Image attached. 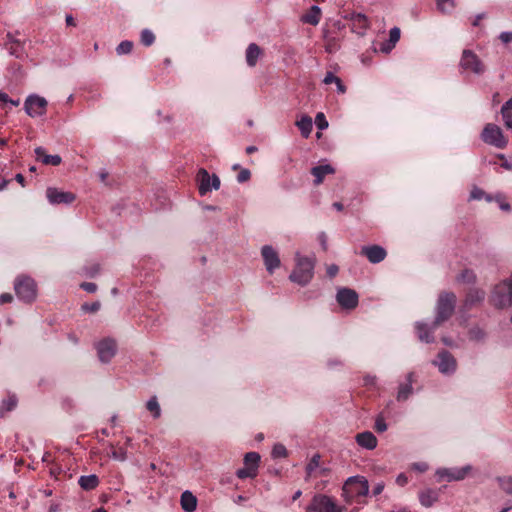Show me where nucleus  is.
<instances>
[{"instance_id": "f257e3e1", "label": "nucleus", "mask_w": 512, "mask_h": 512, "mask_svg": "<svg viewBox=\"0 0 512 512\" xmlns=\"http://www.w3.org/2000/svg\"><path fill=\"white\" fill-rule=\"evenodd\" d=\"M457 297L455 293L443 291L439 294L435 305L433 328L440 327L448 321L455 312Z\"/></svg>"}, {"instance_id": "f03ea898", "label": "nucleus", "mask_w": 512, "mask_h": 512, "mask_svg": "<svg viewBox=\"0 0 512 512\" xmlns=\"http://www.w3.org/2000/svg\"><path fill=\"white\" fill-rule=\"evenodd\" d=\"M14 291L19 300L32 303L37 297V284L30 276L19 275L14 281Z\"/></svg>"}, {"instance_id": "7ed1b4c3", "label": "nucleus", "mask_w": 512, "mask_h": 512, "mask_svg": "<svg viewBox=\"0 0 512 512\" xmlns=\"http://www.w3.org/2000/svg\"><path fill=\"white\" fill-rule=\"evenodd\" d=\"M314 275V261L308 257H298L296 267L289 279L299 285H307Z\"/></svg>"}, {"instance_id": "20e7f679", "label": "nucleus", "mask_w": 512, "mask_h": 512, "mask_svg": "<svg viewBox=\"0 0 512 512\" xmlns=\"http://www.w3.org/2000/svg\"><path fill=\"white\" fill-rule=\"evenodd\" d=\"M343 496L347 501L353 498L363 497L369 493V484L363 476L349 477L343 485Z\"/></svg>"}, {"instance_id": "39448f33", "label": "nucleus", "mask_w": 512, "mask_h": 512, "mask_svg": "<svg viewBox=\"0 0 512 512\" xmlns=\"http://www.w3.org/2000/svg\"><path fill=\"white\" fill-rule=\"evenodd\" d=\"M481 138L485 143L500 149L505 148L508 143L501 128L492 123H489L484 127L481 133Z\"/></svg>"}, {"instance_id": "423d86ee", "label": "nucleus", "mask_w": 512, "mask_h": 512, "mask_svg": "<svg viewBox=\"0 0 512 512\" xmlns=\"http://www.w3.org/2000/svg\"><path fill=\"white\" fill-rule=\"evenodd\" d=\"M459 66L463 70L471 71L477 75H481L485 72V65L480 58L469 49L463 50Z\"/></svg>"}, {"instance_id": "0eeeda50", "label": "nucleus", "mask_w": 512, "mask_h": 512, "mask_svg": "<svg viewBox=\"0 0 512 512\" xmlns=\"http://www.w3.org/2000/svg\"><path fill=\"white\" fill-rule=\"evenodd\" d=\"M198 190L201 196L206 195L211 190H218L220 188V179L216 174L212 176L204 168H201L197 173Z\"/></svg>"}, {"instance_id": "6e6552de", "label": "nucleus", "mask_w": 512, "mask_h": 512, "mask_svg": "<svg viewBox=\"0 0 512 512\" xmlns=\"http://www.w3.org/2000/svg\"><path fill=\"white\" fill-rule=\"evenodd\" d=\"M48 102L37 94L29 95L24 102V110L30 117L43 116L46 113Z\"/></svg>"}, {"instance_id": "1a4fd4ad", "label": "nucleus", "mask_w": 512, "mask_h": 512, "mask_svg": "<svg viewBox=\"0 0 512 512\" xmlns=\"http://www.w3.org/2000/svg\"><path fill=\"white\" fill-rule=\"evenodd\" d=\"M307 512H341L336 503L327 495L317 494L306 508Z\"/></svg>"}, {"instance_id": "9d476101", "label": "nucleus", "mask_w": 512, "mask_h": 512, "mask_svg": "<svg viewBox=\"0 0 512 512\" xmlns=\"http://www.w3.org/2000/svg\"><path fill=\"white\" fill-rule=\"evenodd\" d=\"M336 299L342 308L348 310L356 308L359 302V296L357 292L346 287L338 289Z\"/></svg>"}, {"instance_id": "9b49d317", "label": "nucleus", "mask_w": 512, "mask_h": 512, "mask_svg": "<svg viewBox=\"0 0 512 512\" xmlns=\"http://www.w3.org/2000/svg\"><path fill=\"white\" fill-rule=\"evenodd\" d=\"M433 364L437 366L439 371L443 374H452L457 367L456 359L446 350H442L438 353L437 359L433 361Z\"/></svg>"}, {"instance_id": "f8f14e48", "label": "nucleus", "mask_w": 512, "mask_h": 512, "mask_svg": "<svg viewBox=\"0 0 512 512\" xmlns=\"http://www.w3.org/2000/svg\"><path fill=\"white\" fill-rule=\"evenodd\" d=\"M99 360L103 363H108L115 356L117 345L111 338L103 339L96 345Z\"/></svg>"}, {"instance_id": "ddd939ff", "label": "nucleus", "mask_w": 512, "mask_h": 512, "mask_svg": "<svg viewBox=\"0 0 512 512\" xmlns=\"http://www.w3.org/2000/svg\"><path fill=\"white\" fill-rule=\"evenodd\" d=\"M46 196L52 205L71 204L76 199V195L74 193L61 191L54 187L47 188Z\"/></svg>"}, {"instance_id": "4468645a", "label": "nucleus", "mask_w": 512, "mask_h": 512, "mask_svg": "<svg viewBox=\"0 0 512 512\" xmlns=\"http://www.w3.org/2000/svg\"><path fill=\"white\" fill-rule=\"evenodd\" d=\"M264 265L269 274H273L280 266V258L277 251L270 245H264L261 249Z\"/></svg>"}, {"instance_id": "2eb2a0df", "label": "nucleus", "mask_w": 512, "mask_h": 512, "mask_svg": "<svg viewBox=\"0 0 512 512\" xmlns=\"http://www.w3.org/2000/svg\"><path fill=\"white\" fill-rule=\"evenodd\" d=\"M470 469V466L462 468H440L436 471V475L440 479H446L447 481H459L466 477Z\"/></svg>"}, {"instance_id": "dca6fc26", "label": "nucleus", "mask_w": 512, "mask_h": 512, "mask_svg": "<svg viewBox=\"0 0 512 512\" xmlns=\"http://www.w3.org/2000/svg\"><path fill=\"white\" fill-rule=\"evenodd\" d=\"M361 254L373 264L382 262L387 255L386 250L379 245L363 246L361 248Z\"/></svg>"}, {"instance_id": "f3484780", "label": "nucleus", "mask_w": 512, "mask_h": 512, "mask_svg": "<svg viewBox=\"0 0 512 512\" xmlns=\"http://www.w3.org/2000/svg\"><path fill=\"white\" fill-rule=\"evenodd\" d=\"M4 45L11 56H14L15 58H18V59L23 58V56L25 54L24 42L15 38L11 32H8L6 34V42Z\"/></svg>"}, {"instance_id": "a211bd4d", "label": "nucleus", "mask_w": 512, "mask_h": 512, "mask_svg": "<svg viewBox=\"0 0 512 512\" xmlns=\"http://www.w3.org/2000/svg\"><path fill=\"white\" fill-rule=\"evenodd\" d=\"M508 293H506V285L505 282L501 285L495 286L491 297L490 302L497 308H503L509 305Z\"/></svg>"}, {"instance_id": "6ab92c4d", "label": "nucleus", "mask_w": 512, "mask_h": 512, "mask_svg": "<svg viewBox=\"0 0 512 512\" xmlns=\"http://www.w3.org/2000/svg\"><path fill=\"white\" fill-rule=\"evenodd\" d=\"M415 329L421 342L433 343L435 341L433 333L437 328H433V322L431 324L416 322Z\"/></svg>"}, {"instance_id": "aec40b11", "label": "nucleus", "mask_w": 512, "mask_h": 512, "mask_svg": "<svg viewBox=\"0 0 512 512\" xmlns=\"http://www.w3.org/2000/svg\"><path fill=\"white\" fill-rule=\"evenodd\" d=\"M414 377H415L414 372H409L406 376V382L401 383L399 385L397 396H396L398 401H405L412 395V393H413L412 384L414 382Z\"/></svg>"}, {"instance_id": "412c9836", "label": "nucleus", "mask_w": 512, "mask_h": 512, "mask_svg": "<svg viewBox=\"0 0 512 512\" xmlns=\"http://www.w3.org/2000/svg\"><path fill=\"white\" fill-rule=\"evenodd\" d=\"M348 18L352 24V31L358 35H364L366 29L368 28L367 17L361 13H351Z\"/></svg>"}, {"instance_id": "4be33fe9", "label": "nucleus", "mask_w": 512, "mask_h": 512, "mask_svg": "<svg viewBox=\"0 0 512 512\" xmlns=\"http://www.w3.org/2000/svg\"><path fill=\"white\" fill-rule=\"evenodd\" d=\"M439 499V490L427 488L419 492V501L422 506L432 507Z\"/></svg>"}, {"instance_id": "5701e85b", "label": "nucleus", "mask_w": 512, "mask_h": 512, "mask_svg": "<svg viewBox=\"0 0 512 512\" xmlns=\"http://www.w3.org/2000/svg\"><path fill=\"white\" fill-rule=\"evenodd\" d=\"M36 159L41 161L45 165L58 166L61 164L62 159L59 155H48L45 149L41 146L36 147L35 150Z\"/></svg>"}, {"instance_id": "b1692460", "label": "nucleus", "mask_w": 512, "mask_h": 512, "mask_svg": "<svg viewBox=\"0 0 512 512\" xmlns=\"http://www.w3.org/2000/svg\"><path fill=\"white\" fill-rule=\"evenodd\" d=\"M356 442L359 446L373 450L377 446V438L370 431H365L356 435Z\"/></svg>"}, {"instance_id": "393cba45", "label": "nucleus", "mask_w": 512, "mask_h": 512, "mask_svg": "<svg viewBox=\"0 0 512 512\" xmlns=\"http://www.w3.org/2000/svg\"><path fill=\"white\" fill-rule=\"evenodd\" d=\"M485 298V291L478 288L470 289L464 301V307L470 309L474 305L481 303Z\"/></svg>"}, {"instance_id": "a878e982", "label": "nucleus", "mask_w": 512, "mask_h": 512, "mask_svg": "<svg viewBox=\"0 0 512 512\" xmlns=\"http://www.w3.org/2000/svg\"><path fill=\"white\" fill-rule=\"evenodd\" d=\"M334 173L335 169L330 164L318 165L311 169V174L315 177L314 184L316 186L323 182L326 175Z\"/></svg>"}, {"instance_id": "bb28decb", "label": "nucleus", "mask_w": 512, "mask_h": 512, "mask_svg": "<svg viewBox=\"0 0 512 512\" xmlns=\"http://www.w3.org/2000/svg\"><path fill=\"white\" fill-rule=\"evenodd\" d=\"M180 504L185 512H193L197 507V498L192 492L186 490L181 494Z\"/></svg>"}, {"instance_id": "cd10ccee", "label": "nucleus", "mask_w": 512, "mask_h": 512, "mask_svg": "<svg viewBox=\"0 0 512 512\" xmlns=\"http://www.w3.org/2000/svg\"><path fill=\"white\" fill-rule=\"evenodd\" d=\"M261 55H262V50L257 44H255V43L249 44L246 49L247 65L250 67H254L257 64V61Z\"/></svg>"}, {"instance_id": "c85d7f7f", "label": "nucleus", "mask_w": 512, "mask_h": 512, "mask_svg": "<svg viewBox=\"0 0 512 512\" xmlns=\"http://www.w3.org/2000/svg\"><path fill=\"white\" fill-rule=\"evenodd\" d=\"M83 490L90 491L99 485V478L95 474L81 476L78 480Z\"/></svg>"}, {"instance_id": "c756f323", "label": "nucleus", "mask_w": 512, "mask_h": 512, "mask_svg": "<svg viewBox=\"0 0 512 512\" xmlns=\"http://www.w3.org/2000/svg\"><path fill=\"white\" fill-rule=\"evenodd\" d=\"M321 9L317 5H313L309 12L302 16L301 20L304 23L316 26L320 21Z\"/></svg>"}, {"instance_id": "7c9ffc66", "label": "nucleus", "mask_w": 512, "mask_h": 512, "mask_svg": "<svg viewBox=\"0 0 512 512\" xmlns=\"http://www.w3.org/2000/svg\"><path fill=\"white\" fill-rule=\"evenodd\" d=\"M297 127L301 131V135L304 138H308L313 128L312 119L309 116H302L300 120L296 122Z\"/></svg>"}, {"instance_id": "2f4dec72", "label": "nucleus", "mask_w": 512, "mask_h": 512, "mask_svg": "<svg viewBox=\"0 0 512 512\" xmlns=\"http://www.w3.org/2000/svg\"><path fill=\"white\" fill-rule=\"evenodd\" d=\"M501 114L505 126L512 130V97L503 104Z\"/></svg>"}, {"instance_id": "473e14b6", "label": "nucleus", "mask_w": 512, "mask_h": 512, "mask_svg": "<svg viewBox=\"0 0 512 512\" xmlns=\"http://www.w3.org/2000/svg\"><path fill=\"white\" fill-rule=\"evenodd\" d=\"M324 40H325V50L328 53H335L340 49L339 41L336 37L331 36L330 32L324 31Z\"/></svg>"}, {"instance_id": "72a5a7b5", "label": "nucleus", "mask_w": 512, "mask_h": 512, "mask_svg": "<svg viewBox=\"0 0 512 512\" xmlns=\"http://www.w3.org/2000/svg\"><path fill=\"white\" fill-rule=\"evenodd\" d=\"M476 274L471 269H464L457 277L456 280L464 284H474L476 282Z\"/></svg>"}, {"instance_id": "f704fd0d", "label": "nucleus", "mask_w": 512, "mask_h": 512, "mask_svg": "<svg viewBox=\"0 0 512 512\" xmlns=\"http://www.w3.org/2000/svg\"><path fill=\"white\" fill-rule=\"evenodd\" d=\"M320 454H314L306 465V479L310 478L314 472L320 468Z\"/></svg>"}, {"instance_id": "c9c22d12", "label": "nucleus", "mask_w": 512, "mask_h": 512, "mask_svg": "<svg viewBox=\"0 0 512 512\" xmlns=\"http://www.w3.org/2000/svg\"><path fill=\"white\" fill-rule=\"evenodd\" d=\"M260 459L261 457L259 453L248 452L244 455V464L247 467H256V470L258 471Z\"/></svg>"}, {"instance_id": "e433bc0d", "label": "nucleus", "mask_w": 512, "mask_h": 512, "mask_svg": "<svg viewBox=\"0 0 512 512\" xmlns=\"http://www.w3.org/2000/svg\"><path fill=\"white\" fill-rule=\"evenodd\" d=\"M258 474L256 467H243L236 471V476L239 479L255 478Z\"/></svg>"}, {"instance_id": "4c0bfd02", "label": "nucleus", "mask_w": 512, "mask_h": 512, "mask_svg": "<svg viewBox=\"0 0 512 512\" xmlns=\"http://www.w3.org/2000/svg\"><path fill=\"white\" fill-rule=\"evenodd\" d=\"M146 408L153 414L154 418L160 417L161 409L156 396H153L148 400Z\"/></svg>"}, {"instance_id": "58836bf2", "label": "nucleus", "mask_w": 512, "mask_h": 512, "mask_svg": "<svg viewBox=\"0 0 512 512\" xmlns=\"http://www.w3.org/2000/svg\"><path fill=\"white\" fill-rule=\"evenodd\" d=\"M400 34H401V32L398 27L391 28L389 31V46L387 48H382V50H384V51L391 50L395 46V44L399 41Z\"/></svg>"}, {"instance_id": "ea45409f", "label": "nucleus", "mask_w": 512, "mask_h": 512, "mask_svg": "<svg viewBox=\"0 0 512 512\" xmlns=\"http://www.w3.org/2000/svg\"><path fill=\"white\" fill-rule=\"evenodd\" d=\"M437 8L442 13H450L455 8L454 0H436Z\"/></svg>"}, {"instance_id": "a19ab883", "label": "nucleus", "mask_w": 512, "mask_h": 512, "mask_svg": "<svg viewBox=\"0 0 512 512\" xmlns=\"http://www.w3.org/2000/svg\"><path fill=\"white\" fill-rule=\"evenodd\" d=\"M141 43L144 45V46H151L154 41H155V35L153 34V32L149 29H144L142 30L141 32Z\"/></svg>"}, {"instance_id": "79ce46f5", "label": "nucleus", "mask_w": 512, "mask_h": 512, "mask_svg": "<svg viewBox=\"0 0 512 512\" xmlns=\"http://www.w3.org/2000/svg\"><path fill=\"white\" fill-rule=\"evenodd\" d=\"M133 49V42L129 40L122 41L117 47L116 52L118 55L131 53Z\"/></svg>"}, {"instance_id": "37998d69", "label": "nucleus", "mask_w": 512, "mask_h": 512, "mask_svg": "<svg viewBox=\"0 0 512 512\" xmlns=\"http://www.w3.org/2000/svg\"><path fill=\"white\" fill-rule=\"evenodd\" d=\"M271 455L273 458H285L288 452L283 444L277 443L273 446Z\"/></svg>"}, {"instance_id": "c03bdc74", "label": "nucleus", "mask_w": 512, "mask_h": 512, "mask_svg": "<svg viewBox=\"0 0 512 512\" xmlns=\"http://www.w3.org/2000/svg\"><path fill=\"white\" fill-rule=\"evenodd\" d=\"M500 486L505 493L512 495V477L501 479Z\"/></svg>"}, {"instance_id": "a18cd8bd", "label": "nucleus", "mask_w": 512, "mask_h": 512, "mask_svg": "<svg viewBox=\"0 0 512 512\" xmlns=\"http://www.w3.org/2000/svg\"><path fill=\"white\" fill-rule=\"evenodd\" d=\"M110 457L118 461H125L127 458V452L124 448H119L117 450L114 449L111 452Z\"/></svg>"}, {"instance_id": "49530a36", "label": "nucleus", "mask_w": 512, "mask_h": 512, "mask_svg": "<svg viewBox=\"0 0 512 512\" xmlns=\"http://www.w3.org/2000/svg\"><path fill=\"white\" fill-rule=\"evenodd\" d=\"M101 307V304L99 301H95L93 303H84L82 305V310L89 313H95L97 312Z\"/></svg>"}, {"instance_id": "de8ad7c7", "label": "nucleus", "mask_w": 512, "mask_h": 512, "mask_svg": "<svg viewBox=\"0 0 512 512\" xmlns=\"http://www.w3.org/2000/svg\"><path fill=\"white\" fill-rule=\"evenodd\" d=\"M374 428L379 433L385 432L387 430V424L382 416H378L376 418Z\"/></svg>"}, {"instance_id": "09e8293b", "label": "nucleus", "mask_w": 512, "mask_h": 512, "mask_svg": "<svg viewBox=\"0 0 512 512\" xmlns=\"http://www.w3.org/2000/svg\"><path fill=\"white\" fill-rule=\"evenodd\" d=\"M315 123L320 130L328 127V122L326 121L324 114L321 112L316 115Z\"/></svg>"}, {"instance_id": "8fccbe9b", "label": "nucleus", "mask_w": 512, "mask_h": 512, "mask_svg": "<svg viewBox=\"0 0 512 512\" xmlns=\"http://www.w3.org/2000/svg\"><path fill=\"white\" fill-rule=\"evenodd\" d=\"M3 405L5 406L7 411L13 410L17 405V398L15 395L8 397V399L3 400Z\"/></svg>"}, {"instance_id": "3c124183", "label": "nucleus", "mask_w": 512, "mask_h": 512, "mask_svg": "<svg viewBox=\"0 0 512 512\" xmlns=\"http://www.w3.org/2000/svg\"><path fill=\"white\" fill-rule=\"evenodd\" d=\"M251 177V172L248 169H242L239 174L237 175V181L239 183H244L248 181Z\"/></svg>"}, {"instance_id": "603ef678", "label": "nucleus", "mask_w": 512, "mask_h": 512, "mask_svg": "<svg viewBox=\"0 0 512 512\" xmlns=\"http://www.w3.org/2000/svg\"><path fill=\"white\" fill-rule=\"evenodd\" d=\"M80 288L88 293H94L97 291V285L93 282H82Z\"/></svg>"}, {"instance_id": "864d4df0", "label": "nucleus", "mask_w": 512, "mask_h": 512, "mask_svg": "<svg viewBox=\"0 0 512 512\" xmlns=\"http://www.w3.org/2000/svg\"><path fill=\"white\" fill-rule=\"evenodd\" d=\"M484 196L485 192L478 187H474L470 193V198L474 200H481Z\"/></svg>"}, {"instance_id": "5fc2aeb1", "label": "nucleus", "mask_w": 512, "mask_h": 512, "mask_svg": "<svg viewBox=\"0 0 512 512\" xmlns=\"http://www.w3.org/2000/svg\"><path fill=\"white\" fill-rule=\"evenodd\" d=\"M340 78L337 77L336 75H334V73L332 72H327L324 79H323V82L325 84H331V83H337L339 82Z\"/></svg>"}, {"instance_id": "6e6d98bb", "label": "nucleus", "mask_w": 512, "mask_h": 512, "mask_svg": "<svg viewBox=\"0 0 512 512\" xmlns=\"http://www.w3.org/2000/svg\"><path fill=\"white\" fill-rule=\"evenodd\" d=\"M100 272V265L93 264L91 267L86 268V275L93 278Z\"/></svg>"}, {"instance_id": "4d7b16f0", "label": "nucleus", "mask_w": 512, "mask_h": 512, "mask_svg": "<svg viewBox=\"0 0 512 512\" xmlns=\"http://www.w3.org/2000/svg\"><path fill=\"white\" fill-rule=\"evenodd\" d=\"M412 468L420 473L426 472L429 468L426 462H416L412 464Z\"/></svg>"}, {"instance_id": "13d9d810", "label": "nucleus", "mask_w": 512, "mask_h": 512, "mask_svg": "<svg viewBox=\"0 0 512 512\" xmlns=\"http://www.w3.org/2000/svg\"><path fill=\"white\" fill-rule=\"evenodd\" d=\"M318 240L321 244L322 249L324 251H327V249H328L327 235L324 232H321L318 236Z\"/></svg>"}, {"instance_id": "bf43d9fd", "label": "nucleus", "mask_w": 512, "mask_h": 512, "mask_svg": "<svg viewBox=\"0 0 512 512\" xmlns=\"http://www.w3.org/2000/svg\"><path fill=\"white\" fill-rule=\"evenodd\" d=\"M499 39L503 42V43H510L512 42V31L511 32H502L500 35H499Z\"/></svg>"}, {"instance_id": "052dcab7", "label": "nucleus", "mask_w": 512, "mask_h": 512, "mask_svg": "<svg viewBox=\"0 0 512 512\" xmlns=\"http://www.w3.org/2000/svg\"><path fill=\"white\" fill-rule=\"evenodd\" d=\"M338 271H339V268L335 264H331L330 266L327 267V275L330 278L335 277L337 275Z\"/></svg>"}, {"instance_id": "680f3d73", "label": "nucleus", "mask_w": 512, "mask_h": 512, "mask_svg": "<svg viewBox=\"0 0 512 512\" xmlns=\"http://www.w3.org/2000/svg\"><path fill=\"white\" fill-rule=\"evenodd\" d=\"M13 301V296L10 293H3L0 295V304L11 303Z\"/></svg>"}, {"instance_id": "e2e57ef3", "label": "nucleus", "mask_w": 512, "mask_h": 512, "mask_svg": "<svg viewBox=\"0 0 512 512\" xmlns=\"http://www.w3.org/2000/svg\"><path fill=\"white\" fill-rule=\"evenodd\" d=\"M384 487H385L384 482H379V483H377V484L374 486L373 490H372V494H373L374 496L380 495V494L383 492Z\"/></svg>"}, {"instance_id": "0e129e2a", "label": "nucleus", "mask_w": 512, "mask_h": 512, "mask_svg": "<svg viewBox=\"0 0 512 512\" xmlns=\"http://www.w3.org/2000/svg\"><path fill=\"white\" fill-rule=\"evenodd\" d=\"M505 285L508 289L509 305H512V274H511L510 279L505 281Z\"/></svg>"}, {"instance_id": "69168bd1", "label": "nucleus", "mask_w": 512, "mask_h": 512, "mask_svg": "<svg viewBox=\"0 0 512 512\" xmlns=\"http://www.w3.org/2000/svg\"><path fill=\"white\" fill-rule=\"evenodd\" d=\"M396 483L399 486H405L408 483V477L404 473H401L397 476Z\"/></svg>"}, {"instance_id": "338daca9", "label": "nucleus", "mask_w": 512, "mask_h": 512, "mask_svg": "<svg viewBox=\"0 0 512 512\" xmlns=\"http://www.w3.org/2000/svg\"><path fill=\"white\" fill-rule=\"evenodd\" d=\"M376 381L375 376L367 375L364 377V383L365 385H373Z\"/></svg>"}, {"instance_id": "774afa93", "label": "nucleus", "mask_w": 512, "mask_h": 512, "mask_svg": "<svg viewBox=\"0 0 512 512\" xmlns=\"http://www.w3.org/2000/svg\"><path fill=\"white\" fill-rule=\"evenodd\" d=\"M15 180L22 186L25 187V178L21 173L16 174Z\"/></svg>"}]
</instances>
